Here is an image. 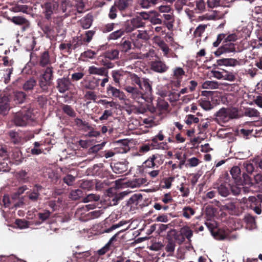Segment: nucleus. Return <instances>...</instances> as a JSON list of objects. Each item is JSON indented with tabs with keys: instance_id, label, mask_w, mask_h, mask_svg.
Wrapping results in <instances>:
<instances>
[{
	"instance_id": "1",
	"label": "nucleus",
	"mask_w": 262,
	"mask_h": 262,
	"mask_svg": "<svg viewBox=\"0 0 262 262\" xmlns=\"http://www.w3.org/2000/svg\"><path fill=\"white\" fill-rule=\"evenodd\" d=\"M215 116L217 121L225 123L230 119L237 118L238 111L235 108L223 107L216 112Z\"/></svg>"
},
{
	"instance_id": "2",
	"label": "nucleus",
	"mask_w": 262,
	"mask_h": 262,
	"mask_svg": "<svg viewBox=\"0 0 262 262\" xmlns=\"http://www.w3.org/2000/svg\"><path fill=\"white\" fill-rule=\"evenodd\" d=\"M53 68L48 67L40 76L39 80V85L42 91H47L49 87L51 86L53 77Z\"/></svg>"
},
{
	"instance_id": "3",
	"label": "nucleus",
	"mask_w": 262,
	"mask_h": 262,
	"mask_svg": "<svg viewBox=\"0 0 262 262\" xmlns=\"http://www.w3.org/2000/svg\"><path fill=\"white\" fill-rule=\"evenodd\" d=\"M134 46L137 48H140L143 42L147 41L150 37L146 30H138L130 36Z\"/></svg>"
},
{
	"instance_id": "4",
	"label": "nucleus",
	"mask_w": 262,
	"mask_h": 262,
	"mask_svg": "<svg viewBox=\"0 0 262 262\" xmlns=\"http://www.w3.org/2000/svg\"><path fill=\"white\" fill-rule=\"evenodd\" d=\"M124 90L129 94L132 99L139 103L142 104L144 102H149L143 93L136 87L127 85L124 88Z\"/></svg>"
},
{
	"instance_id": "5",
	"label": "nucleus",
	"mask_w": 262,
	"mask_h": 262,
	"mask_svg": "<svg viewBox=\"0 0 262 262\" xmlns=\"http://www.w3.org/2000/svg\"><path fill=\"white\" fill-rule=\"evenodd\" d=\"M31 119L30 113L27 111H20L14 114L13 122L16 126L26 125Z\"/></svg>"
},
{
	"instance_id": "6",
	"label": "nucleus",
	"mask_w": 262,
	"mask_h": 262,
	"mask_svg": "<svg viewBox=\"0 0 262 262\" xmlns=\"http://www.w3.org/2000/svg\"><path fill=\"white\" fill-rule=\"evenodd\" d=\"M227 11L224 7H220L218 9L213 10L209 13L200 17L201 20H217L223 18Z\"/></svg>"
},
{
	"instance_id": "7",
	"label": "nucleus",
	"mask_w": 262,
	"mask_h": 262,
	"mask_svg": "<svg viewBox=\"0 0 262 262\" xmlns=\"http://www.w3.org/2000/svg\"><path fill=\"white\" fill-rule=\"evenodd\" d=\"M162 156L156 154L150 156L143 163L144 166L147 168H154L162 163Z\"/></svg>"
},
{
	"instance_id": "8",
	"label": "nucleus",
	"mask_w": 262,
	"mask_h": 262,
	"mask_svg": "<svg viewBox=\"0 0 262 262\" xmlns=\"http://www.w3.org/2000/svg\"><path fill=\"white\" fill-rule=\"evenodd\" d=\"M43 13L47 19L51 18L52 15L57 10L58 4L55 2H47L42 6Z\"/></svg>"
},
{
	"instance_id": "9",
	"label": "nucleus",
	"mask_w": 262,
	"mask_h": 262,
	"mask_svg": "<svg viewBox=\"0 0 262 262\" xmlns=\"http://www.w3.org/2000/svg\"><path fill=\"white\" fill-rule=\"evenodd\" d=\"M142 89H140L144 91L143 94L145 95L146 99L150 102L152 100V89L151 83L149 79L146 78H142Z\"/></svg>"
},
{
	"instance_id": "10",
	"label": "nucleus",
	"mask_w": 262,
	"mask_h": 262,
	"mask_svg": "<svg viewBox=\"0 0 262 262\" xmlns=\"http://www.w3.org/2000/svg\"><path fill=\"white\" fill-rule=\"evenodd\" d=\"M100 79L95 77L85 78L81 82L83 87L90 90H95L99 84Z\"/></svg>"
},
{
	"instance_id": "11",
	"label": "nucleus",
	"mask_w": 262,
	"mask_h": 262,
	"mask_svg": "<svg viewBox=\"0 0 262 262\" xmlns=\"http://www.w3.org/2000/svg\"><path fill=\"white\" fill-rule=\"evenodd\" d=\"M151 69L156 72L163 73L166 72L169 69V67L161 60H156L151 62Z\"/></svg>"
},
{
	"instance_id": "12",
	"label": "nucleus",
	"mask_w": 262,
	"mask_h": 262,
	"mask_svg": "<svg viewBox=\"0 0 262 262\" xmlns=\"http://www.w3.org/2000/svg\"><path fill=\"white\" fill-rule=\"evenodd\" d=\"M57 88L60 93H63L69 90L71 82L68 78L63 77L57 80Z\"/></svg>"
},
{
	"instance_id": "13",
	"label": "nucleus",
	"mask_w": 262,
	"mask_h": 262,
	"mask_svg": "<svg viewBox=\"0 0 262 262\" xmlns=\"http://www.w3.org/2000/svg\"><path fill=\"white\" fill-rule=\"evenodd\" d=\"M235 51L234 44L231 42H227L222 47L219 48L216 51L214 52L216 56L218 57L224 53L234 52Z\"/></svg>"
},
{
	"instance_id": "14",
	"label": "nucleus",
	"mask_w": 262,
	"mask_h": 262,
	"mask_svg": "<svg viewBox=\"0 0 262 262\" xmlns=\"http://www.w3.org/2000/svg\"><path fill=\"white\" fill-rule=\"evenodd\" d=\"M107 92L108 94L111 93L112 96L118 98L120 100H127L124 92L111 85L107 86Z\"/></svg>"
},
{
	"instance_id": "15",
	"label": "nucleus",
	"mask_w": 262,
	"mask_h": 262,
	"mask_svg": "<svg viewBox=\"0 0 262 262\" xmlns=\"http://www.w3.org/2000/svg\"><path fill=\"white\" fill-rule=\"evenodd\" d=\"M53 62V59L50 57L48 51L41 53L39 56V64L42 67L50 65Z\"/></svg>"
},
{
	"instance_id": "16",
	"label": "nucleus",
	"mask_w": 262,
	"mask_h": 262,
	"mask_svg": "<svg viewBox=\"0 0 262 262\" xmlns=\"http://www.w3.org/2000/svg\"><path fill=\"white\" fill-rule=\"evenodd\" d=\"M9 99L7 96L0 98V114L6 115L10 110Z\"/></svg>"
},
{
	"instance_id": "17",
	"label": "nucleus",
	"mask_w": 262,
	"mask_h": 262,
	"mask_svg": "<svg viewBox=\"0 0 262 262\" xmlns=\"http://www.w3.org/2000/svg\"><path fill=\"white\" fill-rule=\"evenodd\" d=\"M213 187L217 190L219 194L222 196L226 197L230 194L229 189L224 184L219 185L216 182L213 183Z\"/></svg>"
},
{
	"instance_id": "18",
	"label": "nucleus",
	"mask_w": 262,
	"mask_h": 262,
	"mask_svg": "<svg viewBox=\"0 0 262 262\" xmlns=\"http://www.w3.org/2000/svg\"><path fill=\"white\" fill-rule=\"evenodd\" d=\"M61 7L63 12L67 15H70L73 12L74 7L71 3V0H62Z\"/></svg>"
},
{
	"instance_id": "19",
	"label": "nucleus",
	"mask_w": 262,
	"mask_h": 262,
	"mask_svg": "<svg viewBox=\"0 0 262 262\" xmlns=\"http://www.w3.org/2000/svg\"><path fill=\"white\" fill-rule=\"evenodd\" d=\"M128 163L118 162L114 164L113 167V171L116 173H122L127 170Z\"/></svg>"
},
{
	"instance_id": "20",
	"label": "nucleus",
	"mask_w": 262,
	"mask_h": 262,
	"mask_svg": "<svg viewBox=\"0 0 262 262\" xmlns=\"http://www.w3.org/2000/svg\"><path fill=\"white\" fill-rule=\"evenodd\" d=\"M26 94L21 91H16L13 93V101L16 104H21L25 102Z\"/></svg>"
},
{
	"instance_id": "21",
	"label": "nucleus",
	"mask_w": 262,
	"mask_h": 262,
	"mask_svg": "<svg viewBox=\"0 0 262 262\" xmlns=\"http://www.w3.org/2000/svg\"><path fill=\"white\" fill-rule=\"evenodd\" d=\"M156 43L163 51L164 56L166 57H168V54L170 50L168 45L159 37L157 38Z\"/></svg>"
},
{
	"instance_id": "22",
	"label": "nucleus",
	"mask_w": 262,
	"mask_h": 262,
	"mask_svg": "<svg viewBox=\"0 0 262 262\" xmlns=\"http://www.w3.org/2000/svg\"><path fill=\"white\" fill-rule=\"evenodd\" d=\"M171 237H173L174 239L178 241L179 243H182L185 241V237H183L181 235V233H178L177 231L175 229H171L168 231L167 234V238H171Z\"/></svg>"
},
{
	"instance_id": "23",
	"label": "nucleus",
	"mask_w": 262,
	"mask_h": 262,
	"mask_svg": "<svg viewBox=\"0 0 262 262\" xmlns=\"http://www.w3.org/2000/svg\"><path fill=\"white\" fill-rule=\"evenodd\" d=\"M185 71L182 68L177 67L173 69V78L176 79L178 84H180L181 80L185 75Z\"/></svg>"
},
{
	"instance_id": "24",
	"label": "nucleus",
	"mask_w": 262,
	"mask_h": 262,
	"mask_svg": "<svg viewBox=\"0 0 262 262\" xmlns=\"http://www.w3.org/2000/svg\"><path fill=\"white\" fill-rule=\"evenodd\" d=\"M88 72L90 74L100 76H103L106 73V69L104 68H97L95 66L90 67L88 69Z\"/></svg>"
},
{
	"instance_id": "25",
	"label": "nucleus",
	"mask_w": 262,
	"mask_h": 262,
	"mask_svg": "<svg viewBox=\"0 0 262 262\" xmlns=\"http://www.w3.org/2000/svg\"><path fill=\"white\" fill-rule=\"evenodd\" d=\"M36 85V80L34 78L31 77L24 82L23 89L25 91L28 92L32 90Z\"/></svg>"
},
{
	"instance_id": "26",
	"label": "nucleus",
	"mask_w": 262,
	"mask_h": 262,
	"mask_svg": "<svg viewBox=\"0 0 262 262\" xmlns=\"http://www.w3.org/2000/svg\"><path fill=\"white\" fill-rule=\"evenodd\" d=\"M92 21V16L91 15L88 14L80 20V24L83 29H86L91 26Z\"/></svg>"
},
{
	"instance_id": "27",
	"label": "nucleus",
	"mask_w": 262,
	"mask_h": 262,
	"mask_svg": "<svg viewBox=\"0 0 262 262\" xmlns=\"http://www.w3.org/2000/svg\"><path fill=\"white\" fill-rule=\"evenodd\" d=\"M133 0H116L115 4L120 10L126 9L132 3Z\"/></svg>"
},
{
	"instance_id": "28",
	"label": "nucleus",
	"mask_w": 262,
	"mask_h": 262,
	"mask_svg": "<svg viewBox=\"0 0 262 262\" xmlns=\"http://www.w3.org/2000/svg\"><path fill=\"white\" fill-rule=\"evenodd\" d=\"M180 232L183 237L186 238L189 241H191V238L193 235V231L189 226L183 227L180 230Z\"/></svg>"
},
{
	"instance_id": "29",
	"label": "nucleus",
	"mask_w": 262,
	"mask_h": 262,
	"mask_svg": "<svg viewBox=\"0 0 262 262\" xmlns=\"http://www.w3.org/2000/svg\"><path fill=\"white\" fill-rule=\"evenodd\" d=\"M41 187L40 186H36V188L33 189L32 191L28 192V198L32 201H37L39 196L38 191L40 190Z\"/></svg>"
},
{
	"instance_id": "30",
	"label": "nucleus",
	"mask_w": 262,
	"mask_h": 262,
	"mask_svg": "<svg viewBox=\"0 0 262 262\" xmlns=\"http://www.w3.org/2000/svg\"><path fill=\"white\" fill-rule=\"evenodd\" d=\"M182 212L183 217L186 219H190L194 215L195 211L192 208L189 206H185L182 209Z\"/></svg>"
},
{
	"instance_id": "31",
	"label": "nucleus",
	"mask_w": 262,
	"mask_h": 262,
	"mask_svg": "<svg viewBox=\"0 0 262 262\" xmlns=\"http://www.w3.org/2000/svg\"><path fill=\"white\" fill-rule=\"evenodd\" d=\"M219 86V82L215 81L207 80L202 84V88L204 89H216Z\"/></svg>"
},
{
	"instance_id": "32",
	"label": "nucleus",
	"mask_w": 262,
	"mask_h": 262,
	"mask_svg": "<svg viewBox=\"0 0 262 262\" xmlns=\"http://www.w3.org/2000/svg\"><path fill=\"white\" fill-rule=\"evenodd\" d=\"M195 10L198 13H202L206 10V3L204 0H197L195 1Z\"/></svg>"
},
{
	"instance_id": "33",
	"label": "nucleus",
	"mask_w": 262,
	"mask_h": 262,
	"mask_svg": "<svg viewBox=\"0 0 262 262\" xmlns=\"http://www.w3.org/2000/svg\"><path fill=\"white\" fill-rule=\"evenodd\" d=\"M119 52L117 49H112L104 53V57L111 60H114L118 58Z\"/></svg>"
},
{
	"instance_id": "34",
	"label": "nucleus",
	"mask_w": 262,
	"mask_h": 262,
	"mask_svg": "<svg viewBox=\"0 0 262 262\" xmlns=\"http://www.w3.org/2000/svg\"><path fill=\"white\" fill-rule=\"evenodd\" d=\"M146 181L144 178H138L128 183V186L131 188H138L144 184Z\"/></svg>"
},
{
	"instance_id": "35",
	"label": "nucleus",
	"mask_w": 262,
	"mask_h": 262,
	"mask_svg": "<svg viewBox=\"0 0 262 262\" xmlns=\"http://www.w3.org/2000/svg\"><path fill=\"white\" fill-rule=\"evenodd\" d=\"M244 115L249 117H258L259 112L255 108L248 107L245 109Z\"/></svg>"
},
{
	"instance_id": "36",
	"label": "nucleus",
	"mask_w": 262,
	"mask_h": 262,
	"mask_svg": "<svg viewBox=\"0 0 262 262\" xmlns=\"http://www.w3.org/2000/svg\"><path fill=\"white\" fill-rule=\"evenodd\" d=\"M8 19L18 25H26L28 23L27 20L22 16H14L11 18L9 17Z\"/></svg>"
},
{
	"instance_id": "37",
	"label": "nucleus",
	"mask_w": 262,
	"mask_h": 262,
	"mask_svg": "<svg viewBox=\"0 0 262 262\" xmlns=\"http://www.w3.org/2000/svg\"><path fill=\"white\" fill-rule=\"evenodd\" d=\"M130 20L136 29L142 28L145 26V23L142 21V18L140 17L133 18Z\"/></svg>"
},
{
	"instance_id": "38",
	"label": "nucleus",
	"mask_w": 262,
	"mask_h": 262,
	"mask_svg": "<svg viewBox=\"0 0 262 262\" xmlns=\"http://www.w3.org/2000/svg\"><path fill=\"white\" fill-rule=\"evenodd\" d=\"M130 79L133 84H136L139 86V89H142V78H140L135 74H132L130 75Z\"/></svg>"
},
{
	"instance_id": "39",
	"label": "nucleus",
	"mask_w": 262,
	"mask_h": 262,
	"mask_svg": "<svg viewBox=\"0 0 262 262\" xmlns=\"http://www.w3.org/2000/svg\"><path fill=\"white\" fill-rule=\"evenodd\" d=\"M168 103L164 100L160 99L158 101L157 107L160 111H167L168 108Z\"/></svg>"
},
{
	"instance_id": "40",
	"label": "nucleus",
	"mask_w": 262,
	"mask_h": 262,
	"mask_svg": "<svg viewBox=\"0 0 262 262\" xmlns=\"http://www.w3.org/2000/svg\"><path fill=\"white\" fill-rule=\"evenodd\" d=\"M124 33V31L122 29L118 30L109 35V39L115 40L122 36Z\"/></svg>"
},
{
	"instance_id": "41",
	"label": "nucleus",
	"mask_w": 262,
	"mask_h": 262,
	"mask_svg": "<svg viewBox=\"0 0 262 262\" xmlns=\"http://www.w3.org/2000/svg\"><path fill=\"white\" fill-rule=\"evenodd\" d=\"M123 76V72L120 71H113L112 77L116 83L119 84L120 81Z\"/></svg>"
},
{
	"instance_id": "42",
	"label": "nucleus",
	"mask_w": 262,
	"mask_h": 262,
	"mask_svg": "<svg viewBox=\"0 0 262 262\" xmlns=\"http://www.w3.org/2000/svg\"><path fill=\"white\" fill-rule=\"evenodd\" d=\"M167 238L168 243L165 247V250L167 252L172 253L174 252L176 247L175 242L171 238Z\"/></svg>"
},
{
	"instance_id": "43",
	"label": "nucleus",
	"mask_w": 262,
	"mask_h": 262,
	"mask_svg": "<svg viewBox=\"0 0 262 262\" xmlns=\"http://www.w3.org/2000/svg\"><path fill=\"white\" fill-rule=\"evenodd\" d=\"M63 112L70 117H75L76 113L72 107L70 105L64 104L62 106Z\"/></svg>"
},
{
	"instance_id": "44",
	"label": "nucleus",
	"mask_w": 262,
	"mask_h": 262,
	"mask_svg": "<svg viewBox=\"0 0 262 262\" xmlns=\"http://www.w3.org/2000/svg\"><path fill=\"white\" fill-rule=\"evenodd\" d=\"M100 200V196L95 194H89L83 199V202L88 203L89 202H97Z\"/></svg>"
},
{
	"instance_id": "45",
	"label": "nucleus",
	"mask_w": 262,
	"mask_h": 262,
	"mask_svg": "<svg viewBox=\"0 0 262 262\" xmlns=\"http://www.w3.org/2000/svg\"><path fill=\"white\" fill-rule=\"evenodd\" d=\"M235 79L234 75L230 72L223 70V79L229 81H233Z\"/></svg>"
},
{
	"instance_id": "46",
	"label": "nucleus",
	"mask_w": 262,
	"mask_h": 262,
	"mask_svg": "<svg viewBox=\"0 0 262 262\" xmlns=\"http://www.w3.org/2000/svg\"><path fill=\"white\" fill-rule=\"evenodd\" d=\"M15 224L17 227L21 229H26L29 226V223L28 221L21 219L16 220Z\"/></svg>"
},
{
	"instance_id": "47",
	"label": "nucleus",
	"mask_w": 262,
	"mask_h": 262,
	"mask_svg": "<svg viewBox=\"0 0 262 262\" xmlns=\"http://www.w3.org/2000/svg\"><path fill=\"white\" fill-rule=\"evenodd\" d=\"M142 198V195L141 194H134L133 195L128 201V203L130 204L137 205L138 203L139 200H141Z\"/></svg>"
},
{
	"instance_id": "48",
	"label": "nucleus",
	"mask_w": 262,
	"mask_h": 262,
	"mask_svg": "<svg viewBox=\"0 0 262 262\" xmlns=\"http://www.w3.org/2000/svg\"><path fill=\"white\" fill-rule=\"evenodd\" d=\"M207 27L205 25H200L194 31V35L195 37H200L202 33H204Z\"/></svg>"
},
{
	"instance_id": "49",
	"label": "nucleus",
	"mask_w": 262,
	"mask_h": 262,
	"mask_svg": "<svg viewBox=\"0 0 262 262\" xmlns=\"http://www.w3.org/2000/svg\"><path fill=\"white\" fill-rule=\"evenodd\" d=\"M163 17L164 18L165 20L168 21L167 27L168 28H169V26H172V24L174 21V17L172 13L171 12L169 13L164 14Z\"/></svg>"
},
{
	"instance_id": "50",
	"label": "nucleus",
	"mask_w": 262,
	"mask_h": 262,
	"mask_svg": "<svg viewBox=\"0 0 262 262\" xmlns=\"http://www.w3.org/2000/svg\"><path fill=\"white\" fill-rule=\"evenodd\" d=\"M187 162V163L186 165L190 167H196L200 162V160L196 157H192L188 159Z\"/></svg>"
},
{
	"instance_id": "51",
	"label": "nucleus",
	"mask_w": 262,
	"mask_h": 262,
	"mask_svg": "<svg viewBox=\"0 0 262 262\" xmlns=\"http://www.w3.org/2000/svg\"><path fill=\"white\" fill-rule=\"evenodd\" d=\"M84 98L88 100L95 101L97 99V95L93 90L89 91L86 92Z\"/></svg>"
},
{
	"instance_id": "52",
	"label": "nucleus",
	"mask_w": 262,
	"mask_h": 262,
	"mask_svg": "<svg viewBox=\"0 0 262 262\" xmlns=\"http://www.w3.org/2000/svg\"><path fill=\"white\" fill-rule=\"evenodd\" d=\"M199 121V119L192 115H187L185 121V123L188 125H191L193 123H198Z\"/></svg>"
},
{
	"instance_id": "53",
	"label": "nucleus",
	"mask_w": 262,
	"mask_h": 262,
	"mask_svg": "<svg viewBox=\"0 0 262 262\" xmlns=\"http://www.w3.org/2000/svg\"><path fill=\"white\" fill-rule=\"evenodd\" d=\"M230 173L232 175V178L234 180H236L241 174V169L238 166H233L230 170Z\"/></svg>"
},
{
	"instance_id": "54",
	"label": "nucleus",
	"mask_w": 262,
	"mask_h": 262,
	"mask_svg": "<svg viewBox=\"0 0 262 262\" xmlns=\"http://www.w3.org/2000/svg\"><path fill=\"white\" fill-rule=\"evenodd\" d=\"M82 195V191L80 189L72 190L70 194V198L73 200L79 199Z\"/></svg>"
},
{
	"instance_id": "55",
	"label": "nucleus",
	"mask_w": 262,
	"mask_h": 262,
	"mask_svg": "<svg viewBox=\"0 0 262 262\" xmlns=\"http://www.w3.org/2000/svg\"><path fill=\"white\" fill-rule=\"evenodd\" d=\"M13 71V68H8L5 71V73L4 74V82L8 83L10 80V76Z\"/></svg>"
},
{
	"instance_id": "56",
	"label": "nucleus",
	"mask_w": 262,
	"mask_h": 262,
	"mask_svg": "<svg viewBox=\"0 0 262 262\" xmlns=\"http://www.w3.org/2000/svg\"><path fill=\"white\" fill-rule=\"evenodd\" d=\"M200 105L204 110L206 111L210 110L213 107L211 102L206 100H201L200 101Z\"/></svg>"
},
{
	"instance_id": "57",
	"label": "nucleus",
	"mask_w": 262,
	"mask_h": 262,
	"mask_svg": "<svg viewBox=\"0 0 262 262\" xmlns=\"http://www.w3.org/2000/svg\"><path fill=\"white\" fill-rule=\"evenodd\" d=\"M51 212L47 210H45L43 212H40L38 214L39 219L42 222L47 220L50 216Z\"/></svg>"
},
{
	"instance_id": "58",
	"label": "nucleus",
	"mask_w": 262,
	"mask_h": 262,
	"mask_svg": "<svg viewBox=\"0 0 262 262\" xmlns=\"http://www.w3.org/2000/svg\"><path fill=\"white\" fill-rule=\"evenodd\" d=\"M98 103L104 105L105 108H108V106L110 107H114L116 106L115 102L113 101H108L105 99H101L98 101Z\"/></svg>"
},
{
	"instance_id": "59",
	"label": "nucleus",
	"mask_w": 262,
	"mask_h": 262,
	"mask_svg": "<svg viewBox=\"0 0 262 262\" xmlns=\"http://www.w3.org/2000/svg\"><path fill=\"white\" fill-rule=\"evenodd\" d=\"M117 6L115 5L112 6L110 10V12L108 14V17L111 19H115L117 17Z\"/></svg>"
},
{
	"instance_id": "60",
	"label": "nucleus",
	"mask_w": 262,
	"mask_h": 262,
	"mask_svg": "<svg viewBox=\"0 0 262 262\" xmlns=\"http://www.w3.org/2000/svg\"><path fill=\"white\" fill-rule=\"evenodd\" d=\"M230 189L232 193L234 195L239 194L241 192V188L237 184L231 186Z\"/></svg>"
},
{
	"instance_id": "61",
	"label": "nucleus",
	"mask_w": 262,
	"mask_h": 262,
	"mask_svg": "<svg viewBox=\"0 0 262 262\" xmlns=\"http://www.w3.org/2000/svg\"><path fill=\"white\" fill-rule=\"evenodd\" d=\"M105 143L103 142L100 144H97L93 146L90 149V152L93 153L97 152L100 149L102 148V147L104 146Z\"/></svg>"
},
{
	"instance_id": "62",
	"label": "nucleus",
	"mask_w": 262,
	"mask_h": 262,
	"mask_svg": "<svg viewBox=\"0 0 262 262\" xmlns=\"http://www.w3.org/2000/svg\"><path fill=\"white\" fill-rule=\"evenodd\" d=\"M103 213L102 210H98L90 212L88 214V216L91 219H95L99 217Z\"/></svg>"
},
{
	"instance_id": "63",
	"label": "nucleus",
	"mask_w": 262,
	"mask_h": 262,
	"mask_svg": "<svg viewBox=\"0 0 262 262\" xmlns=\"http://www.w3.org/2000/svg\"><path fill=\"white\" fill-rule=\"evenodd\" d=\"M136 28L133 26L130 20H127L125 25V31L128 33L133 31Z\"/></svg>"
},
{
	"instance_id": "64",
	"label": "nucleus",
	"mask_w": 262,
	"mask_h": 262,
	"mask_svg": "<svg viewBox=\"0 0 262 262\" xmlns=\"http://www.w3.org/2000/svg\"><path fill=\"white\" fill-rule=\"evenodd\" d=\"M75 178L71 174H68L63 179V181L68 185H72L73 183L75 181Z\"/></svg>"
}]
</instances>
